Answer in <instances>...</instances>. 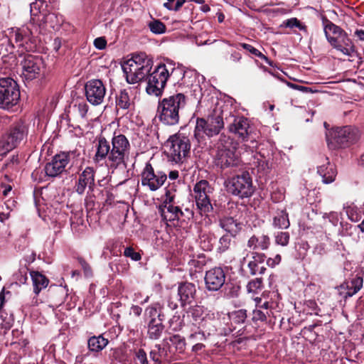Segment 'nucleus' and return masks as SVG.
Segmentation results:
<instances>
[{
	"mask_svg": "<svg viewBox=\"0 0 364 364\" xmlns=\"http://www.w3.org/2000/svg\"><path fill=\"white\" fill-rule=\"evenodd\" d=\"M109 142L105 137H100L96 145V152L93 161L96 164L105 161L111 169L125 168L129 158L130 144L123 134H114Z\"/></svg>",
	"mask_w": 364,
	"mask_h": 364,
	"instance_id": "f257e3e1",
	"label": "nucleus"
},
{
	"mask_svg": "<svg viewBox=\"0 0 364 364\" xmlns=\"http://www.w3.org/2000/svg\"><path fill=\"white\" fill-rule=\"evenodd\" d=\"M322 21L325 36L330 45L343 55L353 56L356 48L347 33L326 18H323Z\"/></svg>",
	"mask_w": 364,
	"mask_h": 364,
	"instance_id": "f03ea898",
	"label": "nucleus"
},
{
	"mask_svg": "<svg viewBox=\"0 0 364 364\" xmlns=\"http://www.w3.org/2000/svg\"><path fill=\"white\" fill-rule=\"evenodd\" d=\"M153 66V60L146 53L133 54L132 57L122 65V70L129 84L137 83L146 77Z\"/></svg>",
	"mask_w": 364,
	"mask_h": 364,
	"instance_id": "7ed1b4c3",
	"label": "nucleus"
},
{
	"mask_svg": "<svg viewBox=\"0 0 364 364\" xmlns=\"http://www.w3.org/2000/svg\"><path fill=\"white\" fill-rule=\"evenodd\" d=\"M186 104V96L182 93L164 98L158 105L159 120L166 125H175L179 122L180 112Z\"/></svg>",
	"mask_w": 364,
	"mask_h": 364,
	"instance_id": "20e7f679",
	"label": "nucleus"
},
{
	"mask_svg": "<svg viewBox=\"0 0 364 364\" xmlns=\"http://www.w3.org/2000/svg\"><path fill=\"white\" fill-rule=\"evenodd\" d=\"M223 112L222 116L213 114L207 119L197 118L194 129L193 137L198 142L205 140V136L213 137L218 135L224 127Z\"/></svg>",
	"mask_w": 364,
	"mask_h": 364,
	"instance_id": "39448f33",
	"label": "nucleus"
},
{
	"mask_svg": "<svg viewBox=\"0 0 364 364\" xmlns=\"http://www.w3.org/2000/svg\"><path fill=\"white\" fill-rule=\"evenodd\" d=\"M174 70L171 64L159 65L148 77L146 92L149 95L159 96L165 87L171 73Z\"/></svg>",
	"mask_w": 364,
	"mask_h": 364,
	"instance_id": "423d86ee",
	"label": "nucleus"
},
{
	"mask_svg": "<svg viewBox=\"0 0 364 364\" xmlns=\"http://www.w3.org/2000/svg\"><path fill=\"white\" fill-rule=\"evenodd\" d=\"M20 90L15 80L10 77L0 79V108L9 109L18 102Z\"/></svg>",
	"mask_w": 364,
	"mask_h": 364,
	"instance_id": "0eeeda50",
	"label": "nucleus"
},
{
	"mask_svg": "<svg viewBox=\"0 0 364 364\" xmlns=\"http://www.w3.org/2000/svg\"><path fill=\"white\" fill-rule=\"evenodd\" d=\"M166 147L171 160L176 163H181L188 154L191 144L188 137L176 134L168 139Z\"/></svg>",
	"mask_w": 364,
	"mask_h": 364,
	"instance_id": "6e6552de",
	"label": "nucleus"
},
{
	"mask_svg": "<svg viewBox=\"0 0 364 364\" xmlns=\"http://www.w3.org/2000/svg\"><path fill=\"white\" fill-rule=\"evenodd\" d=\"M227 141L228 139L225 136H220L215 156V165L223 169L237 166L240 164V159L236 155L234 148H230L223 144V142L226 144Z\"/></svg>",
	"mask_w": 364,
	"mask_h": 364,
	"instance_id": "1a4fd4ad",
	"label": "nucleus"
},
{
	"mask_svg": "<svg viewBox=\"0 0 364 364\" xmlns=\"http://www.w3.org/2000/svg\"><path fill=\"white\" fill-rule=\"evenodd\" d=\"M328 146L336 149L348 146L356 140L355 130L350 127H343L332 129L326 135Z\"/></svg>",
	"mask_w": 364,
	"mask_h": 364,
	"instance_id": "9d476101",
	"label": "nucleus"
},
{
	"mask_svg": "<svg viewBox=\"0 0 364 364\" xmlns=\"http://www.w3.org/2000/svg\"><path fill=\"white\" fill-rule=\"evenodd\" d=\"M226 188L229 193L241 198H248L254 192L252 178L248 173H242L228 180Z\"/></svg>",
	"mask_w": 364,
	"mask_h": 364,
	"instance_id": "9b49d317",
	"label": "nucleus"
},
{
	"mask_svg": "<svg viewBox=\"0 0 364 364\" xmlns=\"http://www.w3.org/2000/svg\"><path fill=\"white\" fill-rule=\"evenodd\" d=\"M212 192L213 188L208 181L201 180L196 183L193 193L196 205L200 214H206L213 210L210 199Z\"/></svg>",
	"mask_w": 364,
	"mask_h": 364,
	"instance_id": "f8f14e48",
	"label": "nucleus"
},
{
	"mask_svg": "<svg viewBox=\"0 0 364 364\" xmlns=\"http://www.w3.org/2000/svg\"><path fill=\"white\" fill-rule=\"evenodd\" d=\"M225 120L230 132L242 141L248 140L251 134V127L247 118L230 113L225 116Z\"/></svg>",
	"mask_w": 364,
	"mask_h": 364,
	"instance_id": "ddd939ff",
	"label": "nucleus"
},
{
	"mask_svg": "<svg viewBox=\"0 0 364 364\" xmlns=\"http://www.w3.org/2000/svg\"><path fill=\"white\" fill-rule=\"evenodd\" d=\"M167 178L162 171L155 172L150 164H146L141 173V185L150 191H155L161 187Z\"/></svg>",
	"mask_w": 364,
	"mask_h": 364,
	"instance_id": "4468645a",
	"label": "nucleus"
},
{
	"mask_svg": "<svg viewBox=\"0 0 364 364\" xmlns=\"http://www.w3.org/2000/svg\"><path fill=\"white\" fill-rule=\"evenodd\" d=\"M85 96L87 101L93 105L103 102L106 95V88L100 80H90L85 85Z\"/></svg>",
	"mask_w": 364,
	"mask_h": 364,
	"instance_id": "2eb2a0df",
	"label": "nucleus"
},
{
	"mask_svg": "<svg viewBox=\"0 0 364 364\" xmlns=\"http://www.w3.org/2000/svg\"><path fill=\"white\" fill-rule=\"evenodd\" d=\"M22 74L26 80H31L36 78L43 65V60L37 55H26L21 62Z\"/></svg>",
	"mask_w": 364,
	"mask_h": 364,
	"instance_id": "dca6fc26",
	"label": "nucleus"
},
{
	"mask_svg": "<svg viewBox=\"0 0 364 364\" xmlns=\"http://www.w3.org/2000/svg\"><path fill=\"white\" fill-rule=\"evenodd\" d=\"M70 161V156L68 153L56 154L50 162L45 166L44 170L48 176L55 177L61 174L65 169Z\"/></svg>",
	"mask_w": 364,
	"mask_h": 364,
	"instance_id": "f3484780",
	"label": "nucleus"
},
{
	"mask_svg": "<svg viewBox=\"0 0 364 364\" xmlns=\"http://www.w3.org/2000/svg\"><path fill=\"white\" fill-rule=\"evenodd\" d=\"M24 137V127L22 125H16L2 139L1 145L5 151H9L18 146Z\"/></svg>",
	"mask_w": 364,
	"mask_h": 364,
	"instance_id": "a211bd4d",
	"label": "nucleus"
},
{
	"mask_svg": "<svg viewBox=\"0 0 364 364\" xmlns=\"http://www.w3.org/2000/svg\"><path fill=\"white\" fill-rule=\"evenodd\" d=\"M225 281V274L220 267H215L207 271L205 276L206 288L209 291L219 290Z\"/></svg>",
	"mask_w": 364,
	"mask_h": 364,
	"instance_id": "6ab92c4d",
	"label": "nucleus"
},
{
	"mask_svg": "<svg viewBox=\"0 0 364 364\" xmlns=\"http://www.w3.org/2000/svg\"><path fill=\"white\" fill-rule=\"evenodd\" d=\"M95 186V170L92 167H86L79 176L77 182L75 184V191L82 195L87 187L91 191Z\"/></svg>",
	"mask_w": 364,
	"mask_h": 364,
	"instance_id": "aec40b11",
	"label": "nucleus"
},
{
	"mask_svg": "<svg viewBox=\"0 0 364 364\" xmlns=\"http://www.w3.org/2000/svg\"><path fill=\"white\" fill-rule=\"evenodd\" d=\"M178 295L182 307L191 304L196 299V287L195 284L187 282L180 283L178 287Z\"/></svg>",
	"mask_w": 364,
	"mask_h": 364,
	"instance_id": "412c9836",
	"label": "nucleus"
},
{
	"mask_svg": "<svg viewBox=\"0 0 364 364\" xmlns=\"http://www.w3.org/2000/svg\"><path fill=\"white\" fill-rule=\"evenodd\" d=\"M172 200V197L166 198L161 210V216L167 221L179 220L185 215V213L181 210L179 206L171 203Z\"/></svg>",
	"mask_w": 364,
	"mask_h": 364,
	"instance_id": "4be33fe9",
	"label": "nucleus"
},
{
	"mask_svg": "<svg viewBox=\"0 0 364 364\" xmlns=\"http://www.w3.org/2000/svg\"><path fill=\"white\" fill-rule=\"evenodd\" d=\"M219 226L226 233L235 237L242 230L243 224L232 216H223L219 218Z\"/></svg>",
	"mask_w": 364,
	"mask_h": 364,
	"instance_id": "5701e85b",
	"label": "nucleus"
},
{
	"mask_svg": "<svg viewBox=\"0 0 364 364\" xmlns=\"http://www.w3.org/2000/svg\"><path fill=\"white\" fill-rule=\"evenodd\" d=\"M326 161V163L320 165L317 168V173L322 178L323 183L328 184L335 181L337 175V171L333 164H331L327 157H321Z\"/></svg>",
	"mask_w": 364,
	"mask_h": 364,
	"instance_id": "b1692460",
	"label": "nucleus"
},
{
	"mask_svg": "<svg viewBox=\"0 0 364 364\" xmlns=\"http://www.w3.org/2000/svg\"><path fill=\"white\" fill-rule=\"evenodd\" d=\"M265 259L266 256L263 253L255 251L252 252L251 259L247 264V267L252 275H256L257 274H263L264 273L266 268L260 265L263 264Z\"/></svg>",
	"mask_w": 364,
	"mask_h": 364,
	"instance_id": "393cba45",
	"label": "nucleus"
},
{
	"mask_svg": "<svg viewBox=\"0 0 364 364\" xmlns=\"http://www.w3.org/2000/svg\"><path fill=\"white\" fill-rule=\"evenodd\" d=\"M269 245L270 238L265 235L260 236L254 235L247 242V247L252 250H265L269 248Z\"/></svg>",
	"mask_w": 364,
	"mask_h": 364,
	"instance_id": "a878e982",
	"label": "nucleus"
},
{
	"mask_svg": "<svg viewBox=\"0 0 364 364\" xmlns=\"http://www.w3.org/2000/svg\"><path fill=\"white\" fill-rule=\"evenodd\" d=\"M363 287V279L360 277H355L348 282H344L340 286L341 289L346 290L344 298H348L355 294Z\"/></svg>",
	"mask_w": 364,
	"mask_h": 364,
	"instance_id": "bb28decb",
	"label": "nucleus"
},
{
	"mask_svg": "<svg viewBox=\"0 0 364 364\" xmlns=\"http://www.w3.org/2000/svg\"><path fill=\"white\" fill-rule=\"evenodd\" d=\"M30 275L33 282V291L36 294H38L42 289L47 287L49 280L45 275L37 271L30 272Z\"/></svg>",
	"mask_w": 364,
	"mask_h": 364,
	"instance_id": "cd10ccee",
	"label": "nucleus"
},
{
	"mask_svg": "<svg viewBox=\"0 0 364 364\" xmlns=\"http://www.w3.org/2000/svg\"><path fill=\"white\" fill-rule=\"evenodd\" d=\"M116 107L118 109L128 111L133 107L129 92L127 90H121L116 97Z\"/></svg>",
	"mask_w": 364,
	"mask_h": 364,
	"instance_id": "c85d7f7f",
	"label": "nucleus"
},
{
	"mask_svg": "<svg viewBox=\"0 0 364 364\" xmlns=\"http://www.w3.org/2000/svg\"><path fill=\"white\" fill-rule=\"evenodd\" d=\"M108 339L104 338L102 335L98 336H92L87 341L88 348L92 352H100L103 350L108 344Z\"/></svg>",
	"mask_w": 364,
	"mask_h": 364,
	"instance_id": "c756f323",
	"label": "nucleus"
},
{
	"mask_svg": "<svg viewBox=\"0 0 364 364\" xmlns=\"http://www.w3.org/2000/svg\"><path fill=\"white\" fill-rule=\"evenodd\" d=\"M253 171H256L259 178L264 177L269 171L270 166L266 158L262 155L255 158Z\"/></svg>",
	"mask_w": 364,
	"mask_h": 364,
	"instance_id": "7c9ffc66",
	"label": "nucleus"
},
{
	"mask_svg": "<svg viewBox=\"0 0 364 364\" xmlns=\"http://www.w3.org/2000/svg\"><path fill=\"white\" fill-rule=\"evenodd\" d=\"M164 329L163 321H149L148 323V336L150 339H159Z\"/></svg>",
	"mask_w": 364,
	"mask_h": 364,
	"instance_id": "2f4dec72",
	"label": "nucleus"
},
{
	"mask_svg": "<svg viewBox=\"0 0 364 364\" xmlns=\"http://www.w3.org/2000/svg\"><path fill=\"white\" fill-rule=\"evenodd\" d=\"M146 313L150 318V321H164L165 316L163 313V305L159 302L152 304L146 309Z\"/></svg>",
	"mask_w": 364,
	"mask_h": 364,
	"instance_id": "473e14b6",
	"label": "nucleus"
},
{
	"mask_svg": "<svg viewBox=\"0 0 364 364\" xmlns=\"http://www.w3.org/2000/svg\"><path fill=\"white\" fill-rule=\"evenodd\" d=\"M31 35V32L28 27H22L14 30L11 33V38H14L15 42L19 46H23L24 41L30 39Z\"/></svg>",
	"mask_w": 364,
	"mask_h": 364,
	"instance_id": "72a5a7b5",
	"label": "nucleus"
},
{
	"mask_svg": "<svg viewBox=\"0 0 364 364\" xmlns=\"http://www.w3.org/2000/svg\"><path fill=\"white\" fill-rule=\"evenodd\" d=\"M188 316H191L193 321L204 326L203 323L205 321L206 317L204 316L205 311L203 306L196 305L190 307L189 310L188 311Z\"/></svg>",
	"mask_w": 364,
	"mask_h": 364,
	"instance_id": "f704fd0d",
	"label": "nucleus"
},
{
	"mask_svg": "<svg viewBox=\"0 0 364 364\" xmlns=\"http://www.w3.org/2000/svg\"><path fill=\"white\" fill-rule=\"evenodd\" d=\"M289 225L288 214L284 210L277 212L273 218L274 227L279 229H287Z\"/></svg>",
	"mask_w": 364,
	"mask_h": 364,
	"instance_id": "c9c22d12",
	"label": "nucleus"
},
{
	"mask_svg": "<svg viewBox=\"0 0 364 364\" xmlns=\"http://www.w3.org/2000/svg\"><path fill=\"white\" fill-rule=\"evenodd\" d=\"M149 356L154 364H161V358L166 356V353L160 344H156L154 348L150 351Z\"/></svg>",
	"mask_w": 364,
	"mask_h": 364,
	"instance_id": "e433bc0d",
	"label": "nucleus"
},
{
	"mask_svg": "<svg viewBox=\"0 0 364 364\" xmlns=\"http://www.w3.org/2000/svg\"><path fill=\"white\" fill-rule=\"evenodd\" d=\"M168 340L175 347L176 351L179 353H182L184 352L186 349V341L183 337H181L180 335L176 334L170 336L168 339H165V341Z\"/></svg>",
	"mask_w": 364,
	"mask_h": 364,
	"instance_id": "4c0bfd02",
	"label": "nucleus"
},
{
	"mask_svg": "<svg viewBox=\"0 0 364 364\" xmlns=\"http://www.w3.org/2000/svg\"><path fill=\"white\" fill-rule=\"evenodd\" d=\"M232 235L228 233L220 237L217 247L219 252H225L230 248L232 243Z\"/></svg>",
	"mask_w": 364,
	"mask_h": 364,
	"instance_id": "58836bf2",
	"label": "nucleus"
},
{
	"mask_svg": "<svg viewBox=\"0 0 364 364\" xmlns=\"http://www.w3.org/2000/svg\"><path fill=\"white\" fill-rule=\"evenodd\" d=\"M290 239L289 233L287 232H277L274 234V242L277 245L286 247L288 245Z\"/></svg>",
	"mask_w": 364,
	"mask_h": 364,
	"instance_id": "ea45409f",
	"label": "nucleus"
},
{
	"mask_svg": "<svg viewBox=\"0 0 364 364\" xmlns=\"http://www.w3.org/2000/svg\"><path fill=\"white\" fill-rule=\"evenodd\" d=\"M240 46L244 49L248 50L252 54L255 55V56H257L258 58L265 60L269 65H272L271 61L268 59L267 57H266L259 50L254 48L251 45L245 43H240Z\"/></svg>",
	"mask_w": 364,
	"mask_h": 364,
	"instance_id": "a19ab883",
	"label": "nucleus"
},
{
	"mask_svg": "<svg viewBox=\"0 0 364 364\" xmlns=\"http://www.w3.org/2000/svg\"><path fill=\"white\" fill-rule=\"evenodd\" d=\"M283 23L284 26L290 28H298L300 31H303L304 32L307 31L306 26L301 23L296 18H289Z\"/></svg>",
	"mask_w": 364,
	"mask_h": 364,
	"instance_id": "79ce46f5",
	"label": "nucleus"
},
{
	"mask_svg": "<svg viewBox=\"0 0 364 364\" xmlns=\"http://www.w3.org/2000/svg\"><path fill=\"white\" fill-rule=\"evenodd\" d=\"M230 317L235 323H244L247 318V311L245 309H240L232 311L230 314Z\"/></svg>",
	"mask_w": 364,
	"mask_h": 364,
	"instance_id": "37998d69",
	"label": "nucleus"
},
{
	"mask_svg": "<svg viewBox=\"0 0 364 364\" xmlns=\"http://www.w3.org/2000/svg\"><path fill=\"white\" fill-rule=\"evenodd\" d=\"M149 26L151 31L156 34L164 33L166 31L165 25L159 20H154L150 22Z\"/></svg>",
	"mask_w": 364,
	"mask_h": 364,
	"instance_id": "c03bdc74",
	"label": "nucleus"
},
{
	"mask_svg": "<svg viewBox=\"0 0 364 364\" xmlns=\"http://www.w3.org/2000/svg\"><path fill=\"white\" fill-rule=\"evenodd\" d=\"M134 364H149L146 353L144 349H139L135 352Z\"/></svg>",
	"mask_w": 364,
	"mask_h": 364,
	"instance_id": "a18cd8bd",
	"label": "nucleus"
},
{
	"mask_svg": "<svg viewBox=\"0 0 364 364\" xmlns=\"http://www.w3.org/2000/svg\"><path fill=\"white\" fill-rule=\"evenodd\" d=\"M262 286V280L261 278H256L255 279L250 282L247 286L249 292H256L258 289H261Z\"/></svg>",
	"mask_w": 364,
	"mask_h": 364,
	"instance_id": "49530a36",
	"label": "nucleus"
},
{
	"mask_svg": "<svg viewBox=\"0 0 364 364\" xmlns=\"http://www.w3.org/2000/svg\"><path fill=\"white\" fill-rule=\"evenodd\" d=\"M124 255L127 257H130L134 261H139L141 259L140 254L135 252L131 247H128L124 249Z\"/></svg>",
	"mask_w": 364,
	"mask_h": 364,
	"instance_id": "de8ad7c7",
	"label": "nucleus"
},
{
	"mask_svg": "<svg viewBox=\"0 0 364 364\" xmlns=\"http://www.w3.org/2000/svg\"><path fill=\"white\" fill-rule=\"evenodd\" d=\"M211 237L208 235H203L200 237V245L203 249L205 250H210L213 247L211 242Z\"/></svg>",
	"mask_w": 364,
	"mask_h": 364,
	"instance_id": "09e8293b",
	"label": "nucleus"
},
{
	"mask_svg": "<svg viewBox=\"0 0 364 364\" xmlns=\"http://www.w3.org/2000/svg\"><path fill=\"white\" fill-rule=\"evenodd\" d=\"M75 107L77 108L78 113L81 117H85L88 111V105L84 101L80 102L76 104Z\"/></svg>",
	"mask_w": 364,
	"mask_h": 364,
	"instance_id": "8fccbe9b",
	"label": "nucleus"
},
{
	"mask_svg": "<svg viewBox=\"0 0 364 364\" xmlns=\"http://www.w3.org/2000/svg\"><path fill=\"white\" fill-rule=\"evenodd\" d=\"M77 261L80 263V266L83 269L85 275L86 277H90L92 275V269L90 264L82 257H78Z\"/></svg>",
	"mask_w": 364,
	"mask_h": 364,
	"instance_id": "3c124183",
	"label": "nucleus"
},
{
	"mask_svg": "<svg viewBox=\"0 0 364 364\" xmlns=\"http://www.w3.org/2000/svg\"><path fill=\"white\" fill-rule=\"evenodd\" d=\"M252 319L254 321H264L267 319V315L260 309H255L253 311Z\"/></svg>",
	"mask_w": 364,
	"mask_h": 364,
	"instance_id": "603ef678",
	"label": "nucleus"
},
{
	"mask_svg": "<svg viewBox=\"0 0 364 364\" xmlns=\"http://www.w3.org/2000/svg\"><path fill=\"white\" fill-rule=\"evenodd\" d=\"M142 299V294L139 291L135 292L133 295V301L136 303H139L141 304H144L148 302L149 296H146L144 300Z\"/></svg>",
	"mask_w": 364,
	"mask_h": 364,
	"instance_id": "864d4df0",
	"label": "nucleus"
},
{
	"mask_svg": "<svg viewBox=\"0 0 364 364\" xmlns=\"http://www.w3.org/2000/svg\"><path fill=\"white\" fill-rule=\"evenodd\" d=\"M94 45L97 48H98L100 50H102V49L105 48L106 45H107V41L105 38L99 37V38H97L94 41Z\"/></svg>",
	"mask_w": 364,
	"mask_h": 364,
	"instance_id": "5fc2aeb1",
	"label": "nucleus"
},
{
	"mask_svg": "<svg viewBox=\"0 0 364 364\" xmlns=\"http://www.w3.org/2000/svg\"><path fill=\"white\" fill-rule=\"evenodd\" d=\"M281 262V256L277 255L274 258H268L267 259V264L270 267H274Z\"/></svg>",
	"mask_w": 364,
	"mask_h": 364,
	"instance_id": "6e6d98bb",
	"label": "nucleus"
},
{
	"mask_svg": "<svg viewBox=\"0 0 364 364\" xmlns=\"http://www.w3.org/2000/svg\"><path fill=\"white\" fill-rule=\"evenodd\" d=\"M242 59V55L236 51L231 53L230 60L233 63H237Z\"/></svg>",
	"mask_w": 364,
	"mask_h": 364,
	"instance_id": "4d7b16f0",
	"label": "nucleus"
},
{
	"mask_svg": "<svg viewBox=\"0 0 364 364\" xmlns=\"http://www.w3.org/2000/svg\"><path fill=\"white\" fill-rule=\"evenodd\" d=\"M198 337H199V340L202 341V340H205V334L203 331H198V332H195L193 333H191L190 336H189V339H195V338H197Z\"/></svg>",
	"mask_w": 364,
	"mask_h": 364,
	"instance_id": "13d9d810",
	"label": "nucleus"
},
{
	"mask_svg": "<svg viewBox=\"0 0 364 364\" xmlns=\"http://www.w3.org/2000/svg\"><path fill=\"white\" fill-rule=\"evenodd\" d=\"M132 312L136 316H139L141 314L142 309L136 305H133L131 308Z\"/></svg>",
	"mask_w": 364,
	"mask_h": 364,
	"instance_id": "bf43d9fd",
	"label": "nucleus"
},
{
	"mask_svg": "<svg viewBox=\"0 0 364 364\" xmlns=\"http://www.w3.org/2000/svg\"><path fill=\"white\" fill-rule=\"evenodd\" d=\"M354 35L358 38V40L364 41V30L356 29L354 32Z\"/></svg>",
	"mask_w": 364,
	"mask_h": 364,
	"instance_id": "052dcab7",
	"label": "nucleus"
},
{
	"mask_svg": "<svg viewBox=\"0 0 364 364\" xmlns=\"http://www.w3.org/2000/svg\"><path fill=\"white\" fill-rule=\"evenodd\" d=\"M1 186L4 188V189L3 190V195L4 196H7L9 193L11 192V191L12 190V186L11 185H4V183H2L1 184Z\"/></svg>",
	"mask_w": 364,
	"mask_h": 364,
	"instance_id": "680f3d73",
	"label": "nucleus"
},
{
	"mask_svg": "<svg viewBox=\"0 0 364 364\" xmlns=\"http://www.w3.org/2000/svg\"><path fill=\"white\" fill-rule=\"evenodd\" d=\"M185 213V215L183 216V218L181 220H186V219H190L191 218L193 217V211L186 208L185 209V211H183Z\"/></svg>",
	"mask_w": 364,
	"mask_h": 364,
	"instance_id": "e2e57ef3",
	"label": "nucleus"
},
{
	"mask_svg": "<svg viewBox=\"0 0 364 364\" xmlns=\"http://www.w3.org/2000/svg\"><path fill=\"white\" fill-rule=\"evenodd\" d=\"M205 346L203 343H196L193 346L192 350L193 352H198L201 350Z\"/></svg>",
	"mask_w": 364,
	"mask_h": 364,
	"instance_id": "0e129e2a",
	"label": "nucleus"
},
{
	"mask_svg": "<svg viewBox=\"0 0 364 364\" xmlns=\"http://www.w3.org/2000/svg\"><path fill=\"white\" fill-rule=\"evenodd\" d=\"M54 49L58 51L61 46V41L59 38H55L53 43Z\"/></svg>",
	"mask_w": 364,
	"mask_h": 364,
	"instance_id": "69168bd1",
	"label": "nucleus"
},
{
	"mask_svg": "<svg viewBox=\"0 0 364 364\" xmlns=\"http://www.w3.org/2000/svg\"><path fill=\"white\" fill-rule=\"evenodd\" d=\"M168 177L171 180H175L178 177V172L177 171H171L169 172Z\"/></svg>",
	"mask_w": 364,
	"mask_h": 364,
	"instance_id": "338daca9",
	"label": "nucleus"
},
{
	"mask_svg": "<svg viewBox=\"0 0 364 364\" xmlns=\"http://www.w3.org/2000/svg\"><path fill=\"white\" fill-rule=\"evenodd\" d=\"M186 0H177L173 9L174 11H178L185 3Z\"/></svg>",
	"mask_w": 364,
	"mask_h": 364,
	"instance_id": "774afa93",
	"label": "nucleus"
}]
</instances>
